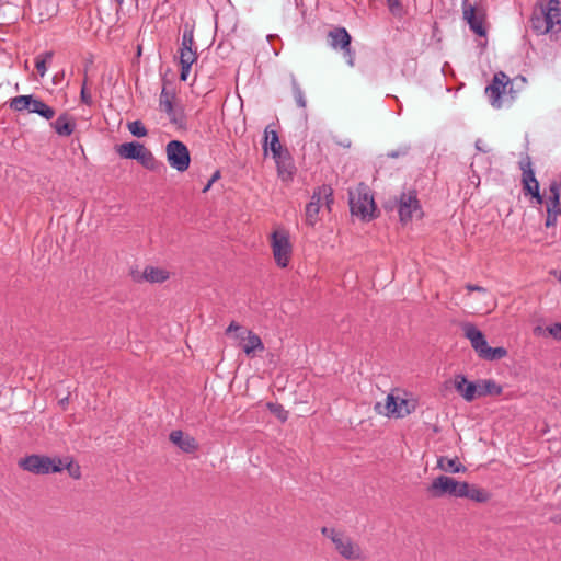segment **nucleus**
I'll list each match as a JSON object with an SVG mask.
<instances>
[{"instance_id": "obj_37", "label": "nucleus", "mask_w": 561, "mask_h": 561, "mask_svg": "<svg viewBox=\"0 0 561 561\" xmlns=\"http://www.w3.org/2000/svg\"><path fill=\"white\" fill-rule=\"evenodd\" d=\"M180 65L191 66L197 60V47L194 49H179Z\"/></svg>"}, {"instance_id": "obj_38", "label": "nucleus", "mask_w": 561, "mask_h": 561, "mask_svg": "<svg viewBox=\"0 0 561 561\" xmlns=\"http://www.w3.org/2000/svg\"><path fill=\"white\" fill-rule=\"evenodd\" d=\"M64 469H67L69 476L76 480L81 478V468L78 463H75L71 458L67 457L62 460Z\"/></svg>"}, {"instance_id": "obj_56", "label": "nucleus", "mask_w": 561, "mask_h": 561, "mask_svg": "<svg viewBox=\"0 0 561 561\" xmlns=\"http://www.w3.org/2000/svg\"><path fill=\"white\" fill-rule=\"evenodd\" d=\"M554 520L558 522V523H561V515L556 516Z\"/></svg>"}, {"instance_id": "obj_58", "label": "nucleus", "mask_w": 561, "mask_h": 561, "mask_svg": "<svg viewBox=\"0 0 561 561\" xmlns=\"http://www.w3.org/2000/svg\"><path fill=\"white\" fill-rule=\"evenodd\" d=\"M560 280H561V275H560Z\"/></svg>"}, {"instance_id": "obj_23", "label": "nucleus", "mask_w": 561, "mask_h": 561, "mask_svg": "<svg viewBox=\"0 0 561 561\" xmlns=\"http://www.w3.org/2000/svg\"><path fill=\"white\" fill-rule=\"evenodd\" d=\"M51 127L59 136L67 137L75 131L76 124L67 113H64L59 115L54 123H51Z\"/></svg>"}, {"instance_id": "obj_29", "label": "nucleus", "mask_w": 561, "mask_h": 561, "mask_svg": "<svg viewBox=\"0 0 561 561\" xmlns=\"http://www.w3.org/2000/svg\"><path fill=\"white\" fill-rule=\"evenodd\" d=\"M437 466L442 470L453 473L466 471V467L462 463H460L457 458L449 459L447 457H440L437 461Z\"/></svg>"}, {"instance_id": "obj_54", "label": "nucleus", "mask_w": 561, "mask_h": 561, "mask_svg": "<svg viewBox=\"0 0 561 561\" xmlns=\"http://www.w3.org/2000/svg\"><path fill=\"white\" fill-rule=\"evenodd\" d=\"M482 144H483V142H482V140H481V139H478V140L476 141V148H477V150L482 151V152H488L489 150H488V149H485V148H483V145H482Z\"/></svg>"}, {"instance_id": "obj_44", "label": "nucleus", "mask_w": 561, "mask_h": 561, "mask_svg": "<svg viewBox=\"0 0 561 561\" xmlns=\"http://www.w3.org/2000/svg\"><path fill=\"white\" fill-rule=\"evenodd\" d=\"M391 13L399 15L402 12L401 0H387Z\"/></svg>"}, {"instance_id": "obj_22", "label": "nucleus", "mask_w": 561, "mask_h": 561, "mask_svg": "<svg viewBox=\"0 0 561 561\" xmlns=\"http://www.w3.org/2000/svg\"><path fill=\"white\" fill-rule=\"evenodd\" d=\"M336 548V550L346 559H356L358 558V553L355 551V547L351 538L345 537L342 533L339 537L333 538L332 541Z\"/></svg>"}, {"instance_id": "obj_32", "label": "nucleus", "mask_w": 561, "mask_h": 561, "mask_svg": "<svg viewBox=\"0 0 561 561\" xmlns=\"http://www.w3.org/2000/svg\"><path fill=\"white\" fill-rule=\"evenodd\" d=\"M250 330L244 329L236 321H232L226 329L225 333L226 335L232 336L234 340L239 341V345L243 343V341L247 339V333Z\"/></svg>"}, {"instance_id": "obj_17", "label": "nucleus", "mask_w": 561, "mask_h": 561, "mask_svg": "<svg viewBox=\"0 0 561 561\" xmlns=\"http://www.w3.org/2000/svg\"><path fill=\"white\" fill-rule=\"evenodd\" d=\"M276 165H277V172L279 178L283 181H288L291 179L293 174L295 173V165L293 162V159L290 157L289 151H285L279 154V158H274Z\"/></svg>"}, {"instance_id": "obj_6", "label": "nucleus", "mask_w": 561, "mask_h": 561, "mask_svg": "<svg viewBox=\"0 0 561 561\" xmlns=\"http://www.w3.org/2000/svg\"><path fill=\"white\" fill-rule=\"evenodd\" d=\"M328 42L331 48L342 51L350 67L355 66L356 53L352 48V37L345 27L336 26L330 30L328 33Z\"/></svg>"}, {"instance_id": "obj_2", "label": "nucleus", "mask_w": 561, "mask_h": 561, "mask_svg": "<svg viewBox=\"0 0 561 561\" xmlns=\"http://www.w3.org/2000/svg\"><path fill=\"white\" fill-rule=\"evenodd\" d=\"M350 208L353 216L363 221H370L376 217V204L368 186L360 183L354 191L348 192Z\"/></svg>"}, {"instance_id": "obj_30", "label": "nucleus", "mask_w": 561, "mask_h": 561, "mask_svg": "<svg viewBox=\"0 0 561 561\" xmlns=\"http://www.w3.org/2000/svg\"><path fill=\"white\" fill-rule=\"evenodd\" d=\"M137 161L142 167H145L146 169L151 170V171H156L160 165V163L157 161V159L154 158L152 152L149 149H147L146 147L140 152Z\"/></svg>"}, {"instance_id": "obj_24", "label": "nucleus", "mask_w": 561, "mask_h": 561, "mask_svg": "<svg viewBox=\"0 0 561 561\" xmlns=\"http://www.w3.org/2000/svg\"><path fill=\"white\" fill-rule=\"evenodd\" d=\"M145 146L137 141L125 142L116 147V152L121 158L137 160Z\"/></svg>"}, {"instance_id": "obj_31", "label": "nucleus", "mask_w": 561, "mask_h": 561, "mask_svg": "<svg viewBox=\"0 0 561 561\" xmlns=\"http://www.w3.org/2000/svg\"><path fill=\"white\" fill-rule=\"evenodd\" d=\"M32 98H33L32 94L15 96V98L11 99L10 107L12 110L16 111V112H22V111H25V110L31 112Z\"/></svg>"}, {"instance_id": "obj_25", "label": "nucleus", "mask_w": 561, "mask_h": 561, "mask_svg": "<svg viewBox=\"0 0 561 561\" xmlns=\"http://www.w3.org/2000/svg\"><path fill=\"white\" fill-rule=\"evenodd\" d=\"M467 489H462L460 493V497L470 499L477 503H484L489 501L490 494L484 489H481L477 485H472L466 482Z\"/></svg>"}, {"instance_id": "obj_18", "label": "nucleus", "mask_w": 561, "mask_h": 561, "mask_svg": "<svg viewBox=\"0 0 561 561\" xmlns=\"http://www.w3.org/2000/svg\"><path fill=\"white\" fill-rule=\"evenodd\" d=\"M245 333L247 339L240 346L242 347V351L245 353L247 356L253 357L256 352H263L265 350V346L261 337L256 333H254L253 331H249Z\"/></svg>"}, {"instance_id": "obj_39", "label": "nucleus", "mask_w": 561, "mask_h": 561, "mask_svg": "<svg viewBox=\"0 0 561 561\" xmlns=\"http://www.w3.org/2000/svg\"><path fill=\"white\" fill-rule=\"evenodd\" d=\"M523 192L526 196L530 195L537 205H541L543 203V196L540 194L539 183H535L528 186V188H523Z\"/></svg>"}, {"instance_id": "obj_20", "label": "nucleus", "mask_w": 561, "mask_h": 561, "mask_svg": "<svg viewBox=\"0 0 561 561\" xmlns=\"http://www.w3.org/2000/svg\"><path fill=\"white\" fill-rule=\"evenodd\" d=\"M519 169L522 171V185L523 188H528V186L539 183L536 179L535 171L533 169L531 159L528 154L520 159L518 162Z\"/></svg>"}, {"instance_id": "obj_15", "label": "nucleus", "mask_w": 561, "mask_h": 561, "mask_svg": "<svg viewBox=\"0 0 561 561\" xmlns=\"http://www.w3.org/2000/svg\"><path fill=\"white\" fill-rule=\"evenodd\" d=\"M454 387L467 402H472L478 397L477 383L468 381L463 375L455 376Z\"/></svg>"}, {"instance_id": "obj_40", "label": "nucleus", "mask_w": 561, "mask_h": 561, "mask_svg": "<svg viewBox=\"0 0 561 561\" xmlns=\"http://www.w3.org/2000/svg\"><path fill=\"white\" fill-rule=\"evenodd\" d=\"M268 410L275 414L282 422H285L288 417V412L278 403H267Z\"/></svg>"}, {"instance_id": "obj_49", "label": "nucleus", "mask_w": 561, "mask_h": 561, "mask_svg": "<svg viewBox=\"0 0 561 561\" xmlns=\"http://www.w3.org/2000/svg\"><path fill=\"white\" fill-rule=\"evenodd\" d=\"M220 178V171L217 170L210 178V180L208 181V183L206 184V186L204 187L203 192H207L211 185Z\"/></svg>"}, {"instance_id": "obj_43", "label": "nucleus", "mask_w": 561, "mask_h": 561, "mask_svg": "<svg viewBox=\"0 0 561 561\" xmlns=\"http://www.w3.org/2000/svg\"><path fill=\"white\" fill-rule=\"evenodd\" d=\"M561 215V213L557 211H547L546 222L545 226L547 228L553 227L557 224L558 217Z\"/></svg>"}, {"instance_id": "obj_11", "label": "nucleus", "mask_w": 561, "mask_h": 561, "mask_svg": "<svg viewBox=\"0 0 561 561\" xmlns=\"http://www.w3.org/2000/svg\"><path fill=\"white\" fill-rule=\"evenodd\" d=\"M413 409L414 407L410 403L409 400H399V398L394 397L393 394L387 396L385 405L381 403H377L375 405V410L379 414H383L386 416H396L399 419L411 414Z\"/></svg>"}, {"instance_id": "obj_9", "label": "nucleus", "mask_w": 561, "mask_h": 561, "mask_svg": "<svg viewBox=\"0 0 561 561\" xmlns=\"http://www.w3.org/2000/svg\"><path fill=\"white\" fill-rule=\"evenodd\" d=\"M462 489H467L466 482H459L448 476H439L433 480L426 491L428 495L434 499L445 495L460 497Z\"/></svg>"}, {"instance_id": "obj_51", "label": "nucleus", "mask_w": 561, "mask_h": 561, "mask_svg": "<svg viewBox=\"0 0 561 561\" xmlns=\"http://www.w3.org/2000/svg\"><path fill=\"white\" fill-rule=\"evenodd\" d=\"M466 289L468 291H478V293H482V294H485L486 293V288L482 287V286H479V285H473V284H467L466 285Z\"/></svg>"}, {"instance_id": "obj_16", "label": "nucleus", "mask_w": 561, "mask_h": 561, "mask_svg": "<svg viewBox=\"0 0 561 561\" xmlns=\"http://www.w3.org/2000/svg\"><path fill=\"white\" fill-rule=\"evenodd\" d=\"M264 144L263 150L266 153L268 149H271L273 158H279V154L287 151L286 148H283L278 134L275 130H271L270 126H267L264 130Z\"/></svg>"}, {"instance_id": "obj_33", "label": "nucleus", "mask_w": 561, "mask_h": 561, "mask_svg": "<svg viewBox=\"0 0 561 561\" xmlns=\"http://www.w3.org/2000/svg\"><path fill=\"white\" fill-rule=\"evenodd\" d=\"M507 355V350L505 347H491L488 345V347L483 351V354L480 358L485 360H497L502 359Z\"/></svg>"}, {"instance_id": "obj_27", "label": "nucleus", "mask_w": 561, "mask_h": 561, "mask_svg": "<svg viewBox=\"0 0 561 561\" xmlns=\"http://www.w3.org/2000/svg\"><path fill=\"white\" fill-rule=\"evenodd\" d=\"M30 113H36L47 121L51 119L56 114L53 107L48 106L41 99H36L34 96L32 98V107Z\"/></svg>"}, {"instance_id": "obj_10", "label": "nucleus", "mask_w": 561, "mask_h": 561, "mask_svg": "<svg viewBox=\"0 0 561 561\" xmlns=\"http://www.w3.org/2000/svg\"><path fill=\"white\" fill-rule=\"evenodd\" d=\"M168 163L178 172H185L190 168L191 154L187 146L180 140H171L165 146Z\"/></svg>"}, {"instance_id": "obj_12", "label": "nucleus", "mask_w": 561, "mask_h": 561, "mask_svg": "<svg viewBox=\"0 0 561 561\" xmlns=\"http://www.w3.org/2000/svg\"><path fill=\"white\" fill-rule=\"evenodd\" d=\"M332 193V188L328 185H322L317 187L311 196L310 202L306 205V222L307 225L313 227L318 221V214L322 204V195L330 196Z\"/></svg>"}, {"instance_id": "obj_19", "label": "nucleus", "mask_w": 561, "mask_h": 561, "mask_svg": "<svg viewBox=\"0 0 561 561\" xmlns=\"http://www.w3.org/2000/svg\"><path fill=\"white\" fill-rule=\"evenodd\" d=\"M175 98V93L171 90H168L165 87H163L161 94H160V107L162 111H164L168 116L170 117V121L172 123H178V113L173 107V100Z\"/></svg>"}, {"instance_id": "obj_35", "label": "nucleus", "mask_w": 561, "mask_h": 561, "mask_svg": "<svg viewBox=\"0 0 561 561\" xmlns=\"http://www.w3.org/2000/svg\"><path fill=\"white\" fill-rule=\"evenodd\" d=\"M291 89H293V94H294L296 104L301 108H306L307 100H306L305 93H304L302 89L300 88V85L294 75H291Z\"/></svg>"}, {"instance_id": "obj_4", "label": "nucleus", "mask_w": 561, "mask_h": 561, "mask_svg": "<svg viewBox=\"0 0 561 561\" xmlns=\"http://www.w3.org/2000/svg\"><path fill=\"white\" fill-rule=\"evenodd\" d=\"M462 19L468 23L469 28L478 36L485 37L488 34L486 11L483 5L469 0H462Z\"/></svg>"}, {"instance_id": "obj_1", "label": "nucleus", "mask_w": 561, "mask_h": 561, "mask_svg": "<svg viewBox=\"0 0 561 561\" xmlns=\"http://www.w3.org/2000/svg\"><path fill=\"white\" fill-rule=\"evenodd\" d=\"M530 27L538 34H550L551 36L561 33V2L549 0L546 4L536 8L530 18Z\"/></svg>"}, {"instance_id": "obj_55", "label": "nucleus", "mask_w": 561, "mask_h": 561, "mask_svg": "<svg viewBox=\"0 0 561 561\" xmlns=\"http://www.w3.org/2000/svg\"><path fill=\"white\" fill-rule=\"evenodd\" d=\"M67 403H68V397H66V398H64V399H61V400L59 401V404H60L62 408H65Z\"/></svg>"}, {"instance_id": "obj_41", "label": "nucleus", "mask_w": 561, "mask_h": 561, "mask_svg": "<svg viewBox=\"0 0 561 561\" xmlns=\"http://www.w3.org/2000/svg\"><path fill=\"white\" fill-rule=\"evenodd\" d=\"M129 131L136 137H145L147 135V129L144 124L139 121H135L128 124Z\"/></svg>"}, {"instance_id": "obj_14", "label": "nucleus", "mask_w": 561, "mask_h": 561, "mask_svg": "<svg viewBox=\"0 0 561 561\" xmlns=\"http://www.w3.org/2000/svg\"><path fill=\"white\" fill-rule=\"evenodd\" d=\"M465 336L470 341L471 346L478 353L479 357L483 354V351L488 347V342L483 333L471 323L463 325Z\"/></svg>"}, {"instance_id": "obj_28", "label": "nucleus", "mask_w": 561, "mask_h": 561, "mask_svg": "<svg viewBox=\"0 0 561 561\" xmlns=\"http://www.w3.org/2000/svg\"><path fill=\"white\" fill-rule=\"evenodd\" d=\"M169 272L154 266H147L145 268V282L149 283H163L169 278Z\"/></svg>"}, {"instance_id": "obj_8", "label": "nucleus", "mask_w": 561, "mask_h": 561, "mask_svg": "<svg viewBox=\"0 0 561 561\" xmlns=\"http://www.w3.org/2000/svg\"><path fill=\"white\" fill-rule=\"evenodd\" d=\"M273 256L279 267H287L293 253L289 233L285 229H276L271 236Z\"/></svg>"}, {"instance_id": "obj_21", "label": "nucleus", "mask_w": 561, "mask_h": 561, "mask_svg": "<svg viewBox=\"0 0 561 561\" xmlns=\"http://www.w3.org/2000/svg\"><path fill=\"white\" fill-rule=\"evenodd\" d=\"M561 182L551 181L549 184V196L546 201L547 211L561 213Z\"/></svg>"}, {"instance_id": "obj_48", "label": "nucleus", "mask_w": 561, "mask_h": 561, "mask_svg": "<svg viewBox=\"0 0 561 561\" xmlns=\"http://www.w3.org/2000/svg\"><path fill=\"white\" fill-rule=\"evenodd\" d=\"M130 275H131L133 280L136 283L145 282V277H144L145 270L142 272L137 271V270L131 271Z\"/></svg>"}, {"instance_id": "obj_34", "label": "nucleus", "mask_w": 561, "mask_h": 561, "mask_svg": "<svg viewBox=\"0 0 561 561\" xmlns=\"http://www.w3.org/2000/svg\"><path fill=\"white\" fill-rule=\"evenodd\" d=\"M195 41H194V28L193 26L185 24L183 28L182 42L180 49H194Z\"/></svg>"}, {"instance_id": "obj_47", "label": "nucleus", "mask_w": 561, "mask_h": 561, "mask_svg": "<svg viewBox=\"0 0 561 561\" xmlns=\"http://www.w3.org/2000/svg\"><path fill=\"white\" fill-rule=\"evenodd\" d=\"M408 148L404 147V148H401L399 150H391L387 153V157L388 158H392V159H396V158H399L401 156H405L408 153Z\"/></svg>"}, {"instance_id": "obj_52", "label": "nucleus", "mask_w": 561, "mask_h": 561, "mask_svg": "<svg viewBox=\"0 0 561 561\" xmlns=\"http://www.w3.org/2000/svg\"><path fill=\"white\" fill-rule=\"evenodd\" d=\"M533 332H534V334H535L536 336H543V335L548 334L547 327H546V328H543V327H541V325H536V327L534 328Z\"/></svg>"}, {"instance_id": "obj_57", "label": "nucleus", "mask_w": 561, "mask_h": 561, "mask_svg": "<svg viewBox=\"0 0 561 561\" xmlns=\"http://www.w3.org/2000/svg\"><path fill=\"white\" fill-rule=\"evenodd\" d=\"M118 3H122L124 0H116Z\"/></svg>"}, {"instance_id": "obj_45", "label": "nucleus", "mask_w": 561, "mask_h": 561, "mask_svg": "<svg viewBox=\"0 0 561 561\" xmlns=\"http://www.w3.org/2000/svg\"><path fill=\"white\" fill-rule=\"evenodd\" d=\"M80 99H81L82 103H84L87 105H91L92 104V96L87 91L85 82L82 85V89H81V92H80Z\"/></svg>"}, {"instance_id": "obj_53", "label": "nucleus", "mask_w": 561, "mask_h": 561, "mask_svg": "<svg viewBox=\"0 0 561 561\" xmlns=\"http://www.w3.org/2000/svg\"><path fill=\"white\" fill-rule=\"evenodd\" d=\"M324 201V204L325 206L328 207V209L330 210L331 209V204H333L334 199H333V192L331 193L330 196L328 195H322V202Z\"/></svg>"}, {"instance_id": "obj_3", "label": "nucleus", "mask_w": 561, "mask_h": 561, "mask_svg": "<svg viewBox=\"0 0 561 561\" xmlns=\"http://www.w3.org/2000/svg\"><path fill=\"white\" fill-rule=\"evenodd\" d=\"M19 467L34 474L57 473L64 470L62 459L36 454L21 458Z\"/></svg>"}, {"instance_id": "obj_46", "label": "nucleus", "mask_w": 561, "mask_h": 561, "mask_svg": "<svg viewBox=\"0 0 561 561\" xmlns=\"http://www.w3.org/2000/svg\"><path fill=\"white\" fill-rule=\"evenodd\" d=\"M321 533L323 536L330 538L332 541H333V538H336L339 537V535L341 534L340 531H337L336 529L334 528H329V527H322L321 528Z\"/></svg>"}, {"instance_id": "obj_13", "label": "nucleus", "mask_w": 561, "mask_h": 561, "mask_svg": "<svg viewBox=\"0 0 561 561\" xmlns=\"http://www.w3.org/2000/svg\"><path fill=\"white\" fill-rule=\"evenodd\" d=\"M169 439L184 453L190 454L198 449L196 439L181 430L172 431L169 435Z\"/></svg>"}, {"instance_id": "obj_26", "label": "nucleus", "mask_w": 561, "mask_h": 561, "mask_svg": "<svg viewBox=\"0 0 561 561\" xmlns=\"http://www.w3.org/2000/svg\"><path fill=\"white\" fill-rule=\"evenodd\" d=\"M478 397L500 396L503 391L502 387L492 379H483L477 383Z\"/></svg>"}, {"instance_id": "obj_5", "label": "nucleus", "mask_w": 561, "mask_h": 561, "mask_svg": "<svg viewBox=\"0 0 561 561\" xmlns=\"http://www.w3.org/2000/svg\"><path fill=\"white\" fill-rule=\"evenodd\" d=\"M385 207L387 209H393L394 207L398 208L400 221L402 224L411 221L414 214H421V205L415 190L402 192L398 198H394L393 205L390 206V202H388Z\"/></svg>"}, {"instance_id": "obj_50", "label": "nucleus", "mask_w": 561, "mask_h": 561, "mask_svg": "<svg viewBox=\"0 0 561 561\" xmlns=\"http://www.w3.org/2000/svg\"><path fill=\"white\" fill-rule=\"evenodd\" d=\"M181 66V72H180V79L182 81H186L191 71V66L186 65H180Z\"/></svg>"}, {"instance_id": "obj_36", "label": "nucleus", "mask_w": 561, "mask_h": 561, "mask_svg": "<svg viewBox=\"0 0 561 561\" xmlns=\"http://www.w3.org/2000/svg\"><path fill=\"white\" fill-rule=\"evenodd\" d=\"M53 57H54L53 50L45 51L36 57L35 67L41 77L45 76V73L47 71L46 62L50 61L53 59Z\"/></svg>"}, {"instance_id": "obj_42", "label": "nucleus", "mask_w": 561, "mask_h": 561, "mask_svg": "<svg viewBox=\"0 0 561 561\" xmlns=\"http://www.w3.org/2000/svg\"><path fill=\"white\" fill-rule=\"evenodd\" d=\"M548 335L557 341H561V323H553L547 327Z\"/></svg>"}, {"instance_id": "obj_7", "label": "nucleus", "mask_w": 561, "mask_h": 561, "mask_svg": "<svg viewBox=\"0 0 561 561\" xmlns=\"http://www.w3.org/2000/svg\"><path fill=\"white\" fill-rule=\"evenodd\" d=\"M513 83L503 71L494 75L492 82L485 88V94L494 107H501L503 99L510 94L513 100Z\"/></svg>"}]
</instances>
